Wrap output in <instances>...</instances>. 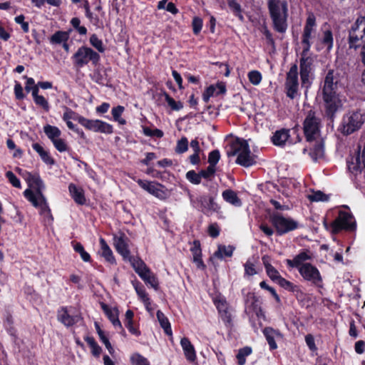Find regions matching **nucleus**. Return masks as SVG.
<instances>
[{"instance_id":"f257e3e1","label":"nucleus","mask_w":365,"mask_h":365,"mask_svg":"<svg viewBox=\"0 0 365 365\" xmlns=\"http://www.w3.org/2000/svg\"><path fill=\"white\" fill-rule=\"evenodd\" d=\"M342 86L341 76L338 71L330 69L326 73L322 86V96L326 115L332 118L342 106L339 88Z\"/></svg>"},{"instance_id":"f03ea898","label":"nucleus","mask_w":365,"mask_h":365,"mask_svg":"<svg viewBox=\"0 0 365 365\" xmlns=\"http://www.w3.org/2000/svg\"><path fill=\"white\" fill-rule=\"evenodd\" d=\"M24 177L28 182L29 187L35 190V191H33L31 189H26L24 192V197L31 202L33 206L40 209L41 215L46 214L51 217V210L42 192L45 186L40 176L38 174L26 172Z\"/></svg>"},{"instance_id":"7ed1b4c3","label":"nucleus","mask_w":365,"mask_h":365,"mask_svg":"<svg viewBox=\"0 0 365 365\" xmlns=\"http://www.w3.org/2000/svg\"><path fill=\"white\" fill-rule=\"evenodd\" d=\"M267 7L273 22L274 29L279 33H284L288 26L287 2L281 0H268Z\"/></svg>"},{"instance_id":"20e7f679","label":"nucleus","mask_w":365,"mask_h":365,"mask_svg":"<svg viewBox=\"0 0 365 365\" xmlns=\"http://www.w3.org/2000/svg\"><path fill=\"white\" fill-rule=\"evenodd\" d=\"M227 153L228 156L237 155L236 163L244 167H250L255 163L251 155L249 145L245 140L237 139L235 140Z\"/></svg>"},{"instance_id":"39448f33","label":"nucleus","mask_w":365,"mask_h":365,"mask_svg":"<svg viewBox=\"0 0 365 365\" xmlns=\"http://www.w3.org/2000/svg\"><path fill=\"white\" fill-rule=\"evenodd\" d=\"M321 119L316 112L310 110L307 112L303 123L304 135L308 142L316 140L320 133Z\"/></svg>"},{"instance_id":"423d86ee","label":"nucleus","mask_w":365,"mask_h":365,"mask_svg":"<svg viewBox=\"0 0 365 365\" xmlns=\"http://www.w3.org/2000/svg\"><path fill=\"white\" fill-rule=\"evenodd\" d=\"M365 42V16H359L349 31L348 43L350 48L356 49Z\"/></svg>"},{"instance_id":"0eeeda50","label":"nucleus","mask_w":365,"mask_h":365,"mask_svg":"<svg viewBox=\"0 0 365 365\" xmlns=\"http://www.w3.org/2000/svg\"><path fill=\"white\" fill-rule=\"evenodd\" d=\"M188 196L192 205L207 215L218 212L220 210V206L215 201L213 197L201 195L195 198L190 193H188Z\"/></svg>"},{"instance_id":"6e6552de","label":"nucleus","mask_w":365,"mask_h":365,"mask_svg":"<svg viewBox=\"0 0 365 365\" xmlns=\"http://www.w3.org/2000/svg\"><path fill=\"white\" fill-rule=\"evenodd\" d=\"M73 58L74 64L81 68L88 64L89 61H91L93 65L98 64L100 61V56L92 48L81 46L74 53Z\"/></svg>"},{"instance_id":"1a4fd4ad","label":"nucleus","mask_w":365,"mask_h":365,"mask_svg":"<svg viewBox=\"0 0 365 365\" xmlns=\"http://www.w3.org/2000/svg\"><path fill=\"white\" fill-rule=\"evenodd\" d=\"M270 222L275 227L278 235H281L298 227V222L289 217H284L279 213L270 215Z\"/></svg>"},{"instance_id":"9d476101","label":"nucleus","mask_w":365,"mask_h":365,"mask_svg":"<svg viewBox=\"0 0 365 365\" xmlns=\"http://www.w3.org/2000/svg\"><path fill=\"white\" fill-rule=\"evenodd\" d=\"M364 119L360 112L350 113L344 116L341 131L344 135H349L360 128Z\"/></svg>"},{"instance_id":"9b49d317","label":"nucleus","mask_w":365,"mask_h":365,"mask_svg":"<svg viewBox=\"0 0 365 365\" xmlns=\"http://www.w3.org/2000/svg\"><path fill=\"white\" fill-rule=\"evenodd\" d=\"M284 86L287 97L294 99L298 96L299 81L297 64L292 65L287 73Z\"/></svg>"},{"instance_id":"f8f14e48","label":"nucleus","mask_w":365,"mask_h":365,"mask_svg":"<svg viewBox=\"0 0 365 365\" xmlns=\"http://www.w3.org/2000/svg\"><path fill=\"white\" fill-rule=\"evenodd\" d=\"M78 123L86 129L93 132L110 134L113 133V126L106 122L100 120H90L84 117H78Z\"/></svg>"},{"instance_id":"ddd939ff","label":"nucleus","mask_w":365,"mask_h":365,"mask_svg":"<svg viewBox=\"0 0 365 365\" xmlns=\"http://www.w3.org/2000/svg\"><path fill=\"white\" fill-rule=\"evenodd\" d=\"M356 225L353 216L346 212H339V216L331 223L332 232L337 233L341 230H354Z\"/></svg>"},{"instance_id":"4468645a","label":"nucleus","mask_w":365,"mask_h":365,"mask_svg":"<svg viewBox=\"0 0 365 365\" xmlns=\"http://www.w3.org/2000/svg\"><path fill=\"white\" fill-rule=\"evenodd\" d=\"M301 276L307 281L318 287L322 286V277L319 269L310 263H306L299 267Z\"/></svg>"},{"instance_id":"2eb2a0df","label":"nucleus","mask_w":365,"mask_h":365,"mask_svg":"<svg viewBox=\"0 0 365 365\" xmlns=\"http://www.w3.org/2000/svg\"><path fill=\"white\" fill-rule=\"evenodd\" d=\"M308 52L302 51L300 59V77L302 84L309 81V74L312 69L313 58L308 56Z\"/></svg>"},{"instance_id":"dca6fc26","label":"nucleus","mask_w":365,"mask_h":365,"mask_svg":"<svg viewBox=\"0 0 365 365\" xmlns=\"http://www.w3.org/2000/svg\"><path fill=\"white\" fill-rule=\"evenodd\" d=\"M316 25V20L314 15H309L306 21L305 26L304 27L302 43L303 45V50L309 51L311 47L309 40L312 37V34L314 30Z\"/></svg>"},{"instance_id":"f3484780","label":"nucleus","mask_w":365,"mask_h":365,"mask_svg":"<svg viewBox=\"0 0 365 365\" xmlns=\"http://www.w3.org/2000/svg\"><path fill=\"white\" fill-rule=\"evenodd\" d=\"M114 246L116 251L123 257L125 260L130 256V252L128 248L129 240L123 233H120L118 235L113 237Z\"/></svg>"},{"instance_id":"a211bd4d","label":"nucleus","mask_w":365,"mask_h":365,"mask_svg":"<svg viewBox=\"0 0 365 365\" xmlns=\"http://www.w3.org/2000/svg\"><path fill=\"white\" fill-rule=\"evenodd\" d=\"M290 130L282 128L274 133L272 137V142L276 146L284 147L287 142L292 143L290 140Z\"/></svg>"},{"instance_id":"6ab92c4d","label":"nucleus","mask_w":365,"mask_h":365,"mask_svg":"<svg viewBox=\"0 0 365 365\" xmlns=\"http://www.w3.org/2000/svg\"><path fill=\"white\" fill-rule=\"evenodd\" d=\"M58 319L66 327H71L76 324L80 320L78 315H71L70 311L66 307H61L58 311Z\"/></svg>"},{"instance_id":"aec40b11","label":"nucleus","mask_w":365,"mask_h":365,"mask_svg":"<svg viewBox=\"0 0 365 365\" xmlns=\"http://www.w3.org/2000/svg\"><path fill=\"white\" fill-rule=\"evenodd\" d=\"M214 302L222 321L225 323H230L232 317L227 301L220 297L216 298Z\"/></svg>"},{"instance_id":"412c9836","label":"nucleus","mask_w":365,"mask_h":365,"mask_svg":"<svg viewBox=\"0 0 365 365\" xmlns=\"http://www.w3.org/2000/svg\"><path fill=\"white\" fill-rule=\"evenodd\" d=\"M180 345L184 351L185 356L190 362H194L196 360V352L194 346L187 337H183L180 340Z\"/></svg>"},{"instance_id":"4be33fe9","label":"nucleus","mask_w":365,"mask_h":365,"mask_svg":"<svg viewBox=\"0 0 365 365\" xmlns=\"http://www.w3.org/2000/svg\"><path fill=\"white\" fill-rule=\"evenodd\" d=\"M260 311L258 298L254 293H248L245 299V312L247 313L254 312L257 315Z\"/></svg>"},{"instance_id":"5701e85b","label":"nucleus","mask_w":365,"mask_h":365,"mask_svg":"<svg viewBox=\"0 0 365 365\" xmlns=\"http://www.w3.org/2000/svg\"><path fill=\"white\" fill-rule=\"evenodd\" d=\"M311 259V256L308 254L307 252H302L297 255H296L293 259H287L286 260L287 264L290 267H296L299 270V267L303 264H305L307 260Z\"/></svg>"},{"instance_id":"b1692460","label":"nucleus","mask_w":365,"mask_h":365,"mask_svg":"<svg viewBox=\"0 0 365 365\" xmlns=\"http://www.w3.org/2000/svg\"><path fill=\"white\" fill-rule=\"evenodd\" d=\"M138 184L145 190L149 193L155 195V197H160L163 193V190L160 188V185L155 184L151 182L144 181L142 180H138Z\"/></svg>"},{"instance_id":"393cba45","label":"nucleus","mask_w":365,"mask_h":365,"mask_svg":"<svg viewBox=\"0 0 365 365\" xmlns=\"http://www.w3.org/2000/svg\"><path fill=\"white\" fill-rule=\"evenodd\" d=\"M262 260L263 264L264 265L266 272H267V275L269 276V277L272 280L277 282L281 276H280L279 272L269 263V261H270L269 257L267 255L263 256L262 258Z\"/></svg>"},{"instance_id":"a878e982","label":"nucleus","mask_w":365,"mask_h":365,"mask_svg":"<svg viewBox=\"0 0 365 365\" xmlns=\"http://www.w3.org/2000/svg\"><path fill=\"white\" fill-rule=\"evenodd\" d=\"M321 45L317 47L318 50L326 48L329 52L333 47V34L331 30L327 29L323 31L322 36L320 39Z\"/></svg>"},{"instance_id":"bb28decb","label":"nucleus","mask_w":365,"mask_h":365,"mask_svg":"<svg viewBox=\"0 0 365 365\" xmlns=\"http://www.w3.org/2000/svg\"><path fill=\"white\" fill-rule=\"evenodd\" d=\"M101 307L105 314L113 324V325L115 327L123 329L121 323L118 319V310L111 309L108 305L105 304H102Z\"/></svg>"},{"instance_id":"cd10ccee","label":"nucleus","mask_w":365,"mask_h":365,"mask_svg":"<svg viewBox=\"0 0 365 365\" xmlns=\"http://www.w3.org/2000/svg\"><path fill=\"white\" fill-rule=\"evenodd\" d=\"M193 256V262L197 264V267L204 268L205 265L202 260V251L200 248V243L198 240L193 242V245L190 249Z\"/></svg>"},{"instance_id":"c85d7f7f","label":"nucleus","mask_w":365,"mask_h":365,"mask_svg":"<svg viewBox=\"0 0 365 365\" xmlns=\"http://www.w3.org/2000/svg\"><path fill=\"white\" fill-rule=\"evenodd\" d=\"M315 145L309 153V155L314 161L322 159L324 156V143L322 139L317 138Z\"/></svg>"},{"instance_id":"c756f323","label":"nucleus","mask_w":365,"mask_h":365,"mask_svg":"<svg viewBox=\"0 0 365 365\" xmlns=\"http://www.w3.org/2000/svg\"><path fill=\"white\" fill-rule=\"evenodd\" d=\"M34 150L38 153L41 160L47 165H53L55 161L50 155L49 153L43 149V148L38 143H36L32 145Z\"/></svg>"},{"instance_id":"7c9ffc66","label":"nucleus","mask_w":365,"mask_h":365,"mask_svg":"<svg viewBox=\"0 0 365 365\" xmlns=\"http://www.w3.org/2000/svg\"><path fill=\"white\" fill-rule=\"evenodd\" d=\"M263 334L266 337V339L269 345L270 349H277V346L275 342L274 338L276 336H281L280 333L278 331L274 330V329H272L271 327H266L263 330Z\"/></svg>"},{"instance_id":"2f4dec72","label":"nucleus","mask_w":365,"mask_h":365,"mask_svg":"<svg viewBox=\"0 0 365 365\" xmlns=\"http://www.w3.org/2000/svg\"><path fill=\"white\" fill-rule=\"evenodd\" d=\"M68 190L74 201L79 205H83L86 199L82 189L77 187L74 184H70Z\"/></svg>"},{"instance_id":"473e14b6","label":"nucleus","mask_w":365,"mask_h":365,"mask_svg":"<svg viewBox=\"0 0 365 365\" xmlns=\"http://www.w3.org/2000/svg\"><path fill=\"white\" fill-rule=\"evenodd\" d=\"M222 196L226 202L232 204V205L240 207L242 205L240 199L237 197V193L232 190H225L222 192Z\"/></svg>"},{"instance_id":"72a5a7b5","label":"nucleus","mask_w":365,"mask_h":365,"mask_svg":"<svg viewBox=\"0 0 365 365\" xmlns=\"http://www.w3.org/2000/svg\"><path fill=\"white\" fill-rule=\"evenodd\" d=\"M125 260L128 261L131 264L132 267H133L135 272L138 275L141 274L143 272H144L145 271H146L147 269H149L146 266L145 262L139 258H136V257L130 256V257L127 258V259H125Z\"/></svg>"},{"instance_id":"f704fd0d","label":"nucleus","mask_w":365,"mask_h":365,"mask_svg":"<svg viewBox=\"0 0 365 365\" xmlns=\"http://www.w3.org/2000/svg\"><path fill=\"white\" fill-rule=\"evenodd\" d=\"M235 247L229 245L225 246L222 245H220L217 247V250L215 252L212 257H216L217 259H223L225 257H230L233 254V251Z\"/></svg>"},{"instance_id":"c9c22d12","label":"nucleus","mask_w":365,"mask_h":365,"mask_svg":"<svg viewBox=\"0 0 365 365\" xmlns=\"http://www.w3.org/2000/svg\"><path fill=\"white\" fill-rule=\"evenodd\" d=\"M100 245L101 247V255L110 263H115V258L113 254L112 250L106 243V240L103 238H100Z\"/></svg>"},{"instance_id":"e433bc0d","label":"nucleus","mask_w":365,"mask_h":365,"mask_svg":"<svg viewBox=\"0 0 365 365\" xmlns=\"http://www.w3.org/2000/svg\"><path fill=\"white\" fill-rule=\"evenodd\" d=\"M148 284H150L155 289L158 288V281L156 277L151 272L150 269H147L139 275Z\"/></svg>"},{"instance_id":"4c0bfd02","label":"nucleus","mask_w":365,"mask_h":365,"mask_svg":"<svg viewBox=\"0 0 365 365\" xmlns=\"http://www.w3.org/2000/svg\"><path fill=\"white\" fill-rule=\"evenodd\" d=\"M133 311L128 309L125 312V326L129 330V331L135 335L139 336L140 334V331L133 326Z\"/></svg>"},{"instance_id":"58836bf2","label":"nucleus","mask_w":365,"mask_h":365,"mask_svg":"<svg viewBox=\"0 0 365 365\" xmlns=\"http://www.w3.org/2000/svg\"><path fill=\"white\" fill-rule=\"evenodd\" d=\"M156 316H157L158 320L161 327L164 329L165 334L171 336L172 335V329H171L170 324L168 318L160 310H158L157 312Z\"/></svg>"},{"instance_id":"ea45409f","label":"nucleus","mask_w":365,"mask_h":365,"mask_svg":"<svg viewBox=\"0 0 365 365\" xmlns=\"http://www.w3.org/2000/svg\"><path fill=\"white\" fill-rule=\"evenodd\" d=\"M43 131L52 142L60 138L61 134V132L58 128L50 125H45L43 128Z\"/></svg>"},{"instance_id":"a19ab883","label":"nucleus","mask_w":365,"mask_h":365,"mask_svg":"<svg viewBox=\"0 0 365 365\" xmlns=\"http://www.w3.org/2000/svg\"><path fill=\"white\" fill-rule=\"evenodd\" d=\"M96 328L97 333L101 340V341L105 344L106 349L108 350L109 353L113 355L115 352L114 349L113 348L111 344L110 343L108 339L105 336L104 332L100 328V326L96 323Z\"/></svg>"},{"instance_id":"79ce46f5","label":"nucleus","mask_w":365,"mask_h":365,"mask_svg":"<svg viewBox=\"0 0 365 365\" xmlns=\"http://www.w3.org/2000/svg\"><path fill=\"white\" fill-rule=\"evenodd\" d=\"M135 289L139 298L143 302L146 308L148 309V307L150 304V298L143 286L136 284L135 285Z\"/></svg>"},{"instance_id":"37998d69","label":"nucleus","mask_w":365,"mask_h":365,"mask_svg":"<svg viewBox=\"0 0 365 365\" xmlns=\"http://www.w3.org/2000/svg\"><path fill=\"white\" fill-rule=\"evenodd\" d=\"M86 341L91 348V352L93 356L98 357L101 353L102 349L96 343L93 337L86 336L85 338Z\"/></svg>"},{"instance_id":"c03bdc74","label":"nucleus","mask_w":365,"mask_h":365,"mask_svg":"<svg viewBox=\"0 0 365 365\" xmlns=\"http://www.w3.org/2000/svg\"><path fill=\"white\" fill-rule=\"evenodd\" d=\"M252 353V349L249 346H245L240 349L237 354L238 365H244L246 362V356Z\"/></svg>"},{"instance_id":"a18cd8bd","label":"nucleus","mask_w":365,"mask_h":365,"mask_svg":"<svg viewBox=\"0 0 365 365\" xmlns=\"http://www.w3.org/2000/svg\"><path fill=\"white\" fill-rule=\"evenodd\" d=\"M308 198L312 202H327L329 199V196L324 194L320 190L314 191L311 195H308Z\"/></svg>"},{"instance_id":"49530a36","label":"nucleus","mask_w":365,"mask_h":365,"mask_svg":"<svg viewBox=\"0 0 365 365\" xmlns=\"http://www.w3.org/2000/svg\"><path fill=\"white\" fill-rule=\"evenodd\" d=\"M68 34L66 31H57L51 37V43H61L66 42L68 39Z\"/></svg>"},{"instance_id":"de8ad7c7","label":"nucleus","mask_w":365,"mask_h":365,"mask_svg":"<svg viewBox=\"0 0 365 365\" xmlns=\"http://www.w3.org/2000/svg\"><path fill=\"white\" fill-rule=\"evenodd\" d=\"M124 107L122 106H118L112 109V115L113 119L121 125H124L126 123L125 120L120 118V115H122Z\"/></svg>"},{"instance_id":"09e8293b","label":"nucleus","mask_w":365,"mask_h":365,"mask_svg":"<svg viewBox=\"0 0 365 365\" xmlns=\"http://www.w3.org/2000/svg\"><path fill=\"white\" fill-rule=\"evenodd\" d=\"M90 43L100 53L105 51V47L103 46V41L99 39L96 34H92L89 39Z\"/></svg>"},{"instance_id":"8fccbe9b","label":"nucleus","mask_w":365,"mask_h":365,"mask_svg":"<svg viewBox=\"0 0 365 365\" xmlns=\"http://www.w3.org/2000/svg\"><path fill=\"white\" fill-rule=\"evenodd\" d=\"M188 149V140L186 137L181 138L178 142L175 147V152L178 154L185 153Z\"/></svg>"},{"instance_id":"3c124183","label":"nucleus","mask_w":365,"mask_h":365,"mask_svg":"<svg viewBox=\"0 0 365 365\" xmlns=\"http://www.w3.org/2000/svg\"><path fill=\"white\" fill-rule=\"evenodd\" d=\"M165 99L168 103V106L173 110H180L182 108L183 105L180 101H175L173 98H171L168 93H165Z\"/></svg>"},{"instance_id":"603ef678","label":"nucleus","mask_w":365,"mask_h":365,"mask_svg":"<svg viewBox=\"0 0 365 365\" xmlns=\"http://www.w3.org/2000/svg\"><path fill=\"white\" fill-rule=\"evenodd\" d=\"M186 178L194 185H199L201 182V176L200 173H197L195 170H189L186 173Z\"/></svg>"},{"instance_id":"864d4df0","label":"nucleus","mask_w":365,"mask_h":365,"mask_svg":"<svg viewBox=\"0 0 365 365\" xmlns=\"http://www.w3.org/2000/svg\"><path fill=\"white\" fill-rule=\"evenodd\" d=\"M73 249L76 252L80 254L82 259L84 262L90 261V259H91L90 255L87 252L85 251L83 245L80 242H76L73 246Z\"/></svg>"},{"instance_id":"5fc2aeb1","label":"nucleus","mask_w":365,"mask_h":365,"mask_svg":"<svg viewBox=\"0 0 365 365\" xmlns=\"http://www.w3.org/2000/svg\"><path fill=\"white\" fill-rule=\"evenodd\" d=\"M228 6L235 16H238L241 20L243 19V16L241 14L242 9L240 4H238L235 0H229Z\"/></svg>"},{"instance_id":"6e6d98bb","label":"nucleus","mask_w":365,"mask_h":365,"mask_svg":"<svg viewBox=\"0 0 365 365\" xmlns=\"http://www.w3.org/2000/svg\"><path fill=\"white\" fill-rule=\"evenodd\" d=\"M248 78L252 84L257 86L262 81V75L258 71H251L248 73Z\"/></svg>"},{"instance_id":"4d7b16f0","label":"nucleus","mask_w":365,"mask_h":365,"mask_svg":"<svg viewBox=\"0 0 365 365\" xmlns=\"http://www.w3.org/2000/svg\"><path fill=\"white\" fill-rule=\"evenodd\" d=\"M132 365H150L148 359L139 354H134L131 358Z\"/></svg>"},{"instance_id":"13d9d810","label":"nucleus","mask_w":365,"mask_h":365,"mask_svg":"<svg viewBox=\"0 0 365 365\" xmlns=\"http://www.w3.org/2000/svg\"><path fill=\"white\" fill-rule=\"evenodd\" d=\"M220 158V154L218 150H214L209 153L208 163L210 165H213L215 168Z\"/></svg>"},{"instance_id":"bf43d9fd","label":"nucleus","mask_w":365,"mask_h":365,"mask_svg":"<svg viewBox=\"0 0 365 365\" xmlns=\"http://www.w3.org/2000/svg\"><path fill=\"white\" fill-rule=\"evenodd\" d=\"M216 172V168L213 167V165H210L205 170H202L200 171V174L202 178L210 180L212 177L215 175Z\"/></svg>"},{"instance_id":"052dcab7","label":"nucleus","mask_w":365,"mask_h":365,"mask_svg":"<svg viewBox=\"0 0 365 365\" xmlns=\"http://www.w3.org/2000/svg\"><path fill=\"white\" fill-rule=\"evenodd\" d=\"M64 113L63 115V120L64 121L70 120L71 119L77 120L78 117H81L76 113L73 111L71 108L64 106Z\"/></svg>"},{"instance_id":"680f3d73","label":"nucleus","mask_w":365,"mask_h":365,"mask_svg":"<svg viewBox=\"0 0 365 365\" xmlns=\"http://www.w3.org/2000/svg\"><path fill=\"white\" fill-rule=\"evenodd\" d=\"M54 147L56 148L57 150L59 152H65L68 150V145L64 140H63L61 138H58V139L55 140L52 142Z\"/></svg>"},{"instance_id":"e2e57ef3","label":"nucleus","mask_w":365,"mask_h":365,"mask_svg":"<svg viewBox=\"0 0 365 365\" xmlns=\"http://www.w3.org/2000/svg\"><path fill=\"white\" fill-rule=\"evenodd\" d=\"M6 177L8 178L9 182L15 187L20 188L21 182L16 176L11 172L7 171L6 173Z\"/></svg>"},{"instance_id":"0e129e2a","label":"nucleus","mask_w":365,"mask_h":365,"mask_svg":"<svg viewBox=\"0 0 365 365\" xmlns=\"http://www.w3.org/2000/svg\"><path fill=\"white\" fill-rule=\"evenodd\" d=\"M259 286L262 289H267L269 291V292H270L272 294V295L274 297L275 300L277 302H280V298L279 297V295L277 294L276 291L274 290V289L272 287H269L267 283L266 282L264 281H262L259 283Z\"/></svg>"},{"instance_id":"69168bd1","label":"nucleus","mask_w":365,"mask_h":365,"mask_svg":"<svg viewBox=\"0 0 365 365\" xmlns=\"http://www.w3.org/2000/svg\"><path fill=\"white\" fill-rule=\"evenodd\" d=\"M277 283L281 286L282 287L289 290V291H294V284L287 280L286 279L283 278V277H280L279 279L277 282Z\"/></svg>"},{"instance_id":"338daca9","label":"nucleus","mask_w":365,"mask_h":365,"mask_svg":"<svg viewBox=\"0 0 365 365\" xmlns=\"http://www.w3.org/2000/svg\"><path fill=\"white\" fill-rule=\"evenodd\" d=\"M192 29L195 34H198L202 27V20L200 18L195 17L192 19Z\"/></svg>"},{"instance_id":"774afa93","label":"nucleus","mask_w":365,"mask_h":365,"mask_svg":"<svg viewBox=\"0 0 365 365\" xmlns=\"http://www.w3.org/2000/svg\"><path fill=\"white\" fill-rule=\"evenodd\" d=\"M34 101L36 105L42 107L46 111H48V110H49L48 102L43 96H40L37 97Z\"/></svg>"}]
</instances>
